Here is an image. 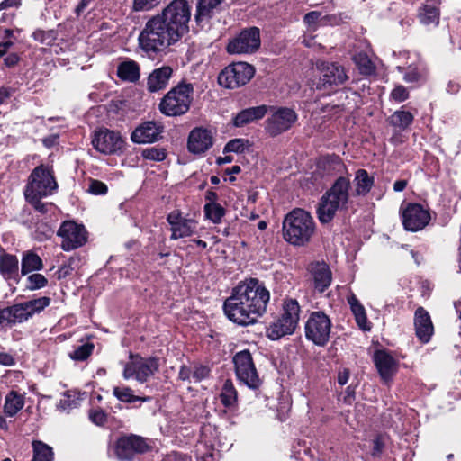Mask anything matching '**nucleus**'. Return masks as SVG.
<instances>
[{
    "mask_svg": "<svg viewBox=\"0 0 461 461\" xmlns=\"http://www.w3.org/2000/svg\"><path fill=\"white\" fill-rule=\"evenodd\" d=\"M191 5L187 0H172L149 19L138 41L146 53H158L179 41L189 32Z\"/></svg>",
    "mask_w": 461,
    "mask_h": 461,
    "instance_id": "nucleus-1",
    "label": "nucleus"
},
{
    "mask_svg": "<svg viewBox=\"0 0 461 461\" xmlns=\"http://www.w3.org/2000/svg\"><path fill=\"white\" fill-rule=\"evenodd\" d=\"M270 300V293L264 283L256 277L245 278L231 289L223 303V312L233 323L247 327L257 322Z\"/></svg>",
    "mask_w": 461,
    "mask_h": 461,
    "instance_id": "nucleus-2",
    "label": "nucleus"
},
{
    "mask_svg": "<svg viewBox=\"0 0 461 461\" xmlns=\"http://www.w3.org/2000/svg\"><path fill=\"white\" fill-rule=\"evenodd\" d=\"M351 183L348 176H339L323 194L317 207V215L321 223L330 222L339 209L348 210Z\"/></svg>",
    "mask_w": 461,
    "mask_h": 461,
    "instance_id": "nucleus-3",
    "label": "nucleus"
},
{
    "mask_svg": "<svg viewBox=\"0 0 461 461\" xmlns=\"http://www.w3.org/2000/svg\"><path fill=\"white\" fill-rule=\"evenodd\" d=\"M315 228V221L310 212L303 209H294L283 221V237L291 245L304 246L310 242Z\"/></svg>",
    "mask_w": 461,
    "mask_h": 461,
    "instance_id": "nucleus-4",
    "label": "nucleus"
},
{
    "mask_svg": "<svg viewBox=\"0 0 461 461\" xmlns=\"http://www.w3.org/2000/svg\"><path fill=\"white\" fill-rule=\"evenodd\" d=\"M194 92V85L182 79L160 99L159 112L168 117L185 114L193 103Z\"/></svg>",
    "mask_w": 461,
    "mask_h": 461,
    "instance_id": "nucleus-5",
    "label": "nucleus"
},
{
    "mask_svg": "<svg viewBox=\"0 0 461 461\" xmlns=\"http://www.w3.org/2000/svg\"><path fill=\"white\" fill-rule=\"evenodd\" d=\"M300 312L301 307L296 299H285L281 315L267 328V338L277 340L285 335H292L298 326Z\"/></svg>",
    "mask_w": 461,
    "mask_h": 461,
    "instance_id": "nucleus-6",
    "label": "nucleus"
},
{
    "mask_svg": "<svg viewBox=\"0 0 461 461\" xmlns=\"http://www.w3.org/2000/svg\"><path fill=\"white\" fill-rule=\"evenodd\" d=\"M58 187L52 166L40 164L31 172L24 194L51 195L58 190Z\"/></svg>",
    "mask_w": 461,
    "mask_h": 461,
    "instance_id": "nucleus-7",
    "label": "nucleus"
},
{
    "mask_svg": "<svg viewBox=\"0 0 461 461\" xmlns=\"http://www.w3.org/2000/svg\"><path fill=\"white\" fill-rule=\"evenodd\" d=\"M331 327V320L324 312H312L304 326L305 338L315 346L325 347L330 341Z\"/></svg>",
    "mask_w": 461,
    "mask_h": 461,
    "instance_id": "nucleus-8",
    "label": "nucleus"
},
{
    "mask_svg": "<svg viewBox=\"0 0 461 461\" xmlns=\"http://www.w3.org/2000/svg\"><path fill=\"white\" fill-rule=\"evenodd\" d=\"M271 112L265 121V131L272 138L290 131L298 121V114L286 106H267Z\"/></svg>",
    "mask_w": 461,
    "mask_h": 461,
    "instance_id": "nucleus-9",
    "label": "nucleus"
},
{
    "mask_svg": "<svg viewBox=\"0 0 461 461\" xmlns=\"http://www.w3.org/2000/svg\"><path fill=\"white\" fill-rule=\"evenodd\" d=\"M255 72L254 66L247 62H232L219 73L218 83L225 88L235 89L248 84Z\"/></svg>",
    "mask_w": 461,
    "mask_h": 461,
    "instance_id": "nucleus-10",
    "label": "nucleus"
},
{
    "mask_svg": "<svg viewBox=\"0 0 461 461\" xmlns=\"http://www.w3.org/2000/svg\"><path fill=\"white\" fill-rule=\"evenodd\" d=\"M232 361L238 380L252 390L259 389L262 380L259 378L250 351L244 349L237 352Z\"/></svg>",
    "mask_w": 461,
    "mask_h": 461,
    "instance_id": "nucleus-11",
    "label": "nucleus"
},
{
    "mask_svg": "<svg viewBox=\"0 0 461 461\" xmlns=\"http://www.w3.org/2000/svg\"><path fill=\"white\" fill-rule=\"evenodd\" d=\"M318 68L320 77L316 88L327 94L334 92L336 87L342 86L348 79L344 67L338 62L322 61Z\"/></svg>",
    "mask_w": 461,
    "mask_h": 461,
    "instance_id": "nucleus-12",
    "label": "nucleus"
},
{
    "mask_svg": "<svg viewBox=\"0 0 461 461\" xmlns=\"http://www.w3.org/2000/svg\"><path fill=\"white\" fill-rule=\"evenodd\" d=\"M92 145L95 150L104 155H121L126 149V142L121 133L107 128L95 131Z\"/></svg>",
    "mask_w": 461,
    "mask_h": 461,
    "instance_id": "nucleus-13",
    "label": "nucleus"
},
{
    "mask_svg": "<svg viewBox=\"0 0 461 461\" xmlns=\"http://www.w3.org/2000/svg\"><path fill=\"white\" fill-rule=\"evenodd\" d=\"M260 30L256 26L245 28L230 40L226 50L230 54H251L260 47Z\"/></svg>",
    "mask_w": 461,
    "mask_h": 461,
    "instance_id": "nucleus-14",
    "label": "nucleus"
},
{
    "mask_svg": "<svg viewBox=\"0 0 461 461\" xmlns=\"http://www.w3.org/2000/svg\"><path fill=\"white\" fill-rule=\"evenodd\" d=\"M151 449L143 437L130 434L118 438L114 453L120 461H131L136 455H142Z\"/></svg>",
    "mask_w": 461,
    "mask_h": 461,
    "instance_id": "nucleus-15",
    "label": "nucleus"
},
{
    "mask_svg": "<svg viewBox=\"0 0 461 461\" xmlns=\"http://www.w3.org/2000/svg\"><path fill=\"white\" fill-rule=\"evenodd\" d=\"M400 212L404 230L411 232L423 230L431 220L429 211L418 203H408L404 207L402 205Z\"/></svg>",
    "mask_w": 461,
    "mask_h": 461,
    "instance_id": "nucleus-16",
    "label": "nucleus"
},
{
    "mask_svg": "<svg viewBox=\"0 0 461 461\" xmlns=\"http://www.w3.org/2000/svg\"><path fill=\"white\" fill-rule=\"evenodd\" d=\"M62 239L61 249L70 251L84 246L87 242L88 232L83 224L74 221H64L57 231Z\"/></svg>",
    "mask_w": 461,
    "mask_h": 461,
    "instance_id": "nucleus-17",
    "label": "nucleus"
},
{
    "mask_svg": "<svg viewBox=\"0 0 461 461\" xmlns=\"http://www.w3.org/2000/svg\"><path fill=\"white\" fill-rule=\"evenodd\" d=\"M50 302L51 299L50 297L42 296L9 306L11 314L13 315V323L16 324L27 321L34 314L41 312L50 305Z\"/></svg>",
    "mask_w": 461,
    "mask_h": 461,
    "instance_id": "nucleus-18",
    "label": "nucleus"
},
{
    "mask_svg": "<svg viewBox=\"0 0 461 461\" xmlns=\"http://www.w3.org/2000/svg\"><path fill=\"white\" fill-rule=\"evenodd\" d=\"M167 221L170 225V240H172L190 237L196 232L197 221L184 217L179 209L170 212L167 216Z\"/></svg>",
    "mask_w": 461,
    "mask_h": 461,
    "instance_id": "nucleus-19",
    "label": "nucleus"
},
{
    "mask_svg": "<svg viewBox=\"0 0 461 461\" xmlns=\"http://www.w3.org/2000/svg\"><path fill=\"white\" fill-rule=\"evenodd\" d=\"M372 358L381 380L384 384L392 382L398 371L399 363L391 352L386 348L375 349Z\"/></svg>",
    "mask_w": 461,
    "mask_h": 461,
    "instance_id": "nucleus-20",
    "label": "nucleus"
},
{
    "mask_svg": "<svg viewBox=\"0 0 461 461\" xmlns=\"http://www.w3.org/2000/svg\"><path fill=\"white\" fill-rule=\"evenodd\" d=\"M213 136L211 130L204 127L194 128L188 135L187 149L194 155H202L213 146Z\"/></svg>",
    "mask_w": 461,
    "mask_h": 461,
    "instance_id": "nucleus-21",
    "label": "nucleus"
},
{
    "mask_svg": "<svg viewBox=\"0 0 461 461\" xmlns=\"http://www.w3.org/2000/svg\"><path fill=\"white\" fill-rule=\"evenodd\" d=\"M129 358L136 359L137 381L140 384L148 382L159 370L160 358L158 357H143L138 353L130 352Z\"/></svg>",
    "mask_w": 461,
    "mask_h": 461,
    "instance_id": "nucleus-22",
    "label": "nucleus"
},
{
    "mask_svg": "<svg viewBox=\"0 0 461 461\" xmlns=\"http://www.w3.org/2000/svg\"><path fill=\"white\" fill-rule=\"evenodd\" d=\"M163 126L153 121L144 122L140 124L131 134V140L134 143H153L161 139Z\"/></svg>",
    "mask_w": 461,
    "mask_h": 461,
    "instance_id": "nucleus-23",
    "label": "nucleus"
},
{
    "mask_svg": "<svg viewBox=\"0 0 461 461\" xmlns=\"http://www.w3.org/2000/svg\"><path fill=\"white\" fill-rule=\"evenodd\" d=\"M415 335L418 339L427 344L434 334V326L430 315L422 306H419L414 312Z\"/></svg>",
    "mask_w": 461,
    "mask_h": 461,
    "instance_id": "nucleus-24",
    "label": "nucleus"
},
{
    "mask_svg": "<svg viewBox=\"0 0 461 461\" xmlns=\"http://www.w3.org/2000/svg\"><path fill=\"white\" fill-rule=\"evenodd\" d=\"M342 169H346V167L339 155L326 154L318 158L314 175H320L321 177L332 176L340 173Z\"/></svg>",
    "mask_w": 461,
    "mask_h": 461,
    "instance_id": "nucleus-25",
    "label": "nucleus"
},
{
    "mask_svg": "<svg viewBox=\"0 0 461 461\" xmlns=\"http://www.w3.org/2000/svg\"><path fill=\"white\" fill-rule=\"evenodd\" d=\"M172 76L173 68L170 66L155 68L147 78V90L157 93L166 89Z\"/></svg>",
    "mask_w": 461,
    "mask_h": 461,
    "instance_id": "nucleus-26",
    "label": "nucleus"
},
{
    "mask_svg": "<svg viewBox=\"0 0 461 461\" xmlns=\"http://www.w3.org/2000/svg\"><path fill=\"white\" fill-rule=\"evenodd\" d=\"M224 0H197L194 20L200 28H203L215 15V10Z\"/></svg>",
    "mask_w": 461,
    "mask_h": 461,
    "instance_id": "nucleus-27",
    "label": "nucleus"
},
{
    "mask_svg": "<svg viewBox=\"0 0 461 461\" xmlns=\"http://www.w3.org/2000/svg\"><path fill=\"white\" fill-rule=\"evenodd\" d=\"M268 112V107L266 104L249 107L239 112L232 119V123L235 127H243L253 122L261 120Z\"/></svg>",
    "mask_w": 461,
    "mask_h": 461,
    "instance_id": "nucleus-28",
    "label": "nucleus"
},
{
    "mask_svg": "<svg viewBox=\"0 0 461 461\" xmlns=\"http://www.w3.org/2000/svg\"><path fill=\"white\" fill-rule=\"evenodd\" d=\"M312 275L313 276L314 288L318 292L323 293L329 288L332 281V273L326 263L317 262L312 268Z\"/></svg>",
    "mask_w": 461,
    "mask_h": 461,
    "instance_id": "nucleus-29",
    "label": "nucleus"
},
{
    "mask_svg": "<svg viewBox=\"0 0 461 461\" xmlns=\"http://www.w3.org/2000/svg\"><path fill=\"white\" fill-rule=\"evenodd\" d=\"M439 18L440 9L432 0L427 1L418 9V19L424 25H438Z\"/></svg>",
    "mask_w": 461,
    "mask_h": 461,
    "instance_id": "nucleus-30",
    "label": "nucleus"
},
{
    "mask_svg": "<svg viewBox=\"0 0 461 461\" xmlns=\"http://www.w3.org/2000/svg\"><path fill=\"white\" fill-rule=\"evenodd\" d=\"M113 395L121 402L133 404L137 402H149L152 400L151 396L135 395L132 388L127 385L114 386Z\"/></svg>",
    "mask_w": 461,
    "mask_h": 461,
    "instance_id": "nucleus-31",
    "label": "nucleus"
},
{
    "mask_svg": "<svg viewBox=\"0 0 461 461\" xmlns=\"http://www.w3.org/2000/svg\"><path fill=\"white\" fill-rule=\"evenodd\" d=\"M117 77L122 81L137 82L140 77V65L131 59L121 62L117 67Z\"/></svg>",
    "mask_w": 461,
    "mask_h": 461,
    "instance_id": "nucleus-32",
    "label": "nucleus"
},
{
    "mask_svg": "<svg viewBox=\"0 0 461 461\" xmlns=\"http://www.w3.org/2000/svg\"><path fill=\"white\" fill-rule=\"evenodd\" d=\"M404 107L402 106L401 109L395 111L386 120L389 125L399 131L407 130L414 121V115L411 112L405 111Z\"/></svg>",
    "mask_w": 461,
    "mask_h": 461,
    "instance_id": "nucleus-33",
    "label": "nucleus"
},
{
    "mask_svg": "<svg viewBox=\"0 0 461 461\" xmlns=\"http://www.w3.org/2000/svg\"><path fill=\"white\" fill-rule=\"evenodd\" d=\"M19 261L15 255L3 253L0 255V273L5 279L16 278Z\"/></svg>",
    "mask_w": 461,
    "mask_h": 461,
    "instance_id": "nucleus-34",
    "label": "nucleus"
},
{
    "mask_svg": "<svg viewBox=\"0 0 461 461\" xmlns=\"http://www.w3.org/2000/svg\"><path fill=\"white\" fill-rule=\"evenodd\" d=\"M43 268V262L41 257L32 250L23 253L21 262V275L26 276L32 271H39Z\"/></svg>",
    "mask_w": 461,
    "mask_h": 461,
    "instance_id": "nucleus-35",
    "label": "nucleus"
},
{
    "mask_svg": "<svg viewBox=\"0 0 461 461\" xmlns=\"http://www.w3.org/2000/svg\"><path fill=\"white\" fill-rule=\"evenodd\" d=\"M348 303L359 328H361L363 330H370V327L366 325L367 317L366 314V310L354 294H351L348 297Z\"/></svg>",
    "mask_w": 461,
    "mask_h": 461,
    "instance_id": "nucleus-36",
    "label": "nucleus"
},
{
    "mask_svg": "<svg viewBox=\"0 0 461 461\" xmlns=\"http://www.w3.org/2000/svg\"><path fill=\"white\" fill-rule=\"evenodd\" d=\"M24 406V400L16 391H10L5 400L4 412L9 417L16 415Z\"/></svg>",
    "mask_w": 461,
    "mask_h": 461,
    "instance_id": "nucleus-37",
    "label": "nucleus"
},
{
    "mask_svg": "<svg viewBox=\"0 0 461 461\" xmlns=\"http://www.w3.org/2000/svg\"><path fill=\"white\" fill-rule=\"evenodd\" d=\"M356 189L355 193L357 195L367 194L375 184V178L369 176L366 169L360 168L356 172L355 176Z\"/></svg>",
    "mask_w": 461,
    "mask_h": 461,
    "instance_id": "nucleus-38",
    "label": "nucleus"
},
{
    "mask_svg": "<svg viewBox=\"0 0 461 461\" xmlns=\"http://www.w3.org/2000/svg\"><path fill=\"white\" fill-rule=\"evenodd\" d=\"M83 344L74 347V349L68 352V357L75 362H85L93 355L95 350V344L88 337L87 340L84 342L83 339H80Z\"/></svg>",
    "mask_w": 461,
    "mask_h": 461,
    "instance_id": "nucleus-39",
    "label": "nucleus"
},
{
    "mask_svg": "<svg viewBox=\"0 0 461 461\" xmlns=\"http://www.w3.org/2000/svg\"><path fill=\"white\" fill-rule=\"evenodd\" d=\"M220 400L225 408H232L238 402V392L233 384L231 379L225 380L221 392L220 393Z\"/></svg>",
    "mask_w": 461,
    "mask_h": 461,
    "instance_id": "nucleus-40",
    "label": "nucleus"
},
{
    "mask_svg": "<svg viewBox=\"0 0 461 461\" xmlns=\"http://www.w3.org/2000/svg\"><path fill=\"white\" fill-rule=\"evenodd\" d=\"M32 461H53L54 452L51 447L41 440H33L32 443Z\"/></svg>",
    "mask_w": 461,
    "mask_h": 461,
    "instance_id": "nucleus-41",
    "label": "nucleus"
},
{
    "mask_svg": "<svg viewBox=\"0 0 461 461\" xmlns=\"http://www.w3.org/2000/svg\"><path fill=\"white\" fill-rule=\"evenodd\" d=\"M203 212L207 220L219 224L226 215V209L219 203H209L204 204Z\"/></svg>",
    "mask_w": 461,
    "mask_h": 461,
    "instance_id": "nucleus-42",
    "label": "nucleus"
},
{
    "mask_svg": "<svg viewBox=\"0 0 461 461\" xmlns=\"http://www.w3.org/2000/svg\"><path fill=\"white\" fill-rule=\"evenodd\" d=\"M355 64L363 76H371L375 73L376 67L366 53L360 52L354 57Z\"/></svg>",
    "mask_w": 461,
    "mask_h": 461,
    "instance_id": "nucleus-43",
    "label": "nucleus"
},
{
    "mask_svg": "<svg viewBox=\"0 0 461 461\" xmlns=\"http://www.w3.org/2000/svg\"><path fill=\"white\" fill-rule=\"evenodd\" d=\"M167 156V149L159 146L149 147L141 150V157L146 160L161 162L166 159Z\"/></svg>",
    "mask_w": 461,
    "mask_h": 461,
    "instance_id": "nucleus-44",
    "label": "nucleus"
},
{
    "mask_svg": "<svg viewBox=\"0 0 461 461\" xmlns=\"http://www.w3.org/2000/svg\"><path fill=\"white\" fill-rule=\"evenodd\" d=\"M249 146V140L245 139H233L226 143L223 148V153L234 152L237 154L244 153Z\"/></svg>",
    "mask_w": 461,
    "mask_h": 461,
    "instance_id": "nucleus-45",
    "label": "nucleus"
},
{
    "mask_svg": "<svg viewBox=\"0 0 461 461\" xmlns=\"http://www.w3.org/2000/svg\"><path fill=\"white\" fill-rule=\"evenodd\" d=\"M426 75L424 71L416 66H409L403 76V79L407 83H420L424 81Z\"/></svg>",
    "mask_w": 461,
    "mask_h": 461,
    "instance_id": "nucleus-46",
    "label": "nucleus"
},
{
    "mask_svg": "<svg viewBox=\"0 0 461 461\" xmlns=\"http://www.w3.org/2000/svg\"><path fill=\"white\" fill-rule=\"evenodd\" d=\"M88 419L96 426H104L108 420V413L102 408H91L88 411Z\"/></svg>",
    "mask_w": 461,
    "mask_h": 461,
    "instance_id": "nucleus-47",
    "label": "nucleus"
},
{
    "mask_svg": "<svg viewBox=\"0 0 461 461\" xmlns=\"http://www.w3.org/2000/svg\"><path fill=\"white\" fill-rule=\"evenodd\" d=\"M25 200L29 203L35 211L41 214H46L49 212L48 203H42L41 199L48 195H34V194H24Z\"/></svg>",
    "mask_w": 461,
    "mask_h": 461,
    "instance_id": "nucleus-48",
    "label": "nucleus"
},
{
    "mask_svg": "<svg viewBox=\"0 0 461 461\" xmlns=\"http://www.w3.org/2000/svg\"><path fill=\"white\" fill-rule=\"evenodd\" d=\"M48 285V279L41 274H32L27 277L26 289L30 291L38 290Z\"/></svg>",
    "mask_w": 461,
    "mask_h": 461,
    "instance_id": "nucleus-49",
    "label": "nucleus"
},
{
    "mask_svg": "<svg viewBox=\"0 0 461 461\" xmlns=\"http://www.w3.org/2000/svg\"><path fill=\"white\" fill-rule=\"evenodd\" d=\"M211 367L207 365L195 364L193 371V378L198 383L207 379L211 375Z\"/></svg>",
    "mask_w": 461,
    "mask_h": 461,
    "instance_id": "nucleus-50",
    "label": "nucleus"
},
{
    "mask_svg": "<svg viewBox=\"0 0 461 461\" xmlns=\"http://www.w3.org/2000/svg\"><path fill=\"white\" fill-rule=\"evenodd\" d=\"M410 97L408 89L402 86H396L390 93V98L396 103H402Z\"/></svg>",
    "mask_w": 461,
    "mask_h": 461,
    "instance_id": "nucleus-51",
    "label": "nucleus"
},
{
    "mask_svg": "<svg viewBox=\"0 0 461 461\" xmlns=\"http://www.w3.org/2000/svg\"><path fill=\"white\" fill-rule=\"evenodd\" d=\"M73 397L74 396L71 394V393L67 391L64 393V398L59 401L58 408L62 411L77 408L79 404V399H74Z\"/></svg>",
    "mask_w": 461,
    "mask_h": 461,
    "instance_id": "nucleus-52",
    "label": "nucleus"
},
{
    "mask_svg": "<svg viewBox=\"0 0 461 461\" xmlns=\"http://www.w3.org/2000/svg\"><path fill=\"white\" fill-rule=\"evenodd\" d=\"M88 192L95 195H104L108 193V186L105 183L100 180L91 179L88 186Z\"/></svg>",
    "mask_w": 461,
    "mask_h": 461,
    "instance_id": "nucleus-53",
    "label": "nucleus"
},
{
    "mask_svg": "<svg viewBox=\"0 0 461 461\" xmlns=\"http://www.w3.org/2000/svg\"><path fill=\"white\" fill-rule=\"evenodd\" d=\"M385 447V443L384 441V438L382 435L378 434L373 439V448L371 451V455L375 458L381 457Z\"/></svg>",
    "mask_w": 461,
    "mask_h": 461,
    "instance_id": "nucleus-54",
    "label": "nucleus"
},
{
    "mask_svg": "<svg viewBox=\"0 0 461 461\" xmlns=\"http://www.w3.org/2000/svg\"><path fill=\"white\" fill-rule=\"evenodd\" d=\"M136 359L130 358V362L126 363L123 368L122 376L125 380L134 377L137 380Z\"/></svg>",
    "mask_w": 461,
    "mask_h": 461,
    "instance_id": "nucleus-55",
    "label": "nucleus"
},
{
    "mask_svg": "<svg viewBox=\"0 0 461 461\" xmlns=\"http://www.w3.org/2000/svg\"><path fill=\"white\" fill-rule=\"evenodd\" d=\"M2 59L4 65L9 68L16 67L22 59L21 56L17 52L7 53Z\"/></svg>",
    "mask_w": 461,
    "mask_h": 461,
    "instance_id": "nucleus-56",
    "label": "nucleus"
},
{
    "mask_svg": "<svg viewBox=\"0 0 461 461\" xmlns=\"http://www.w3.org/2000/svg\"><path fill=\"white\" fill-rule=\"evenodd\" d=\"M13 315L11 310L8 307L0 309V326L13 327Z\"/></svg>",
    "mask_w": 461,
    "mask_h": 461,
    "instance_id": "nucleus-57",
    "label": "nucleus"
},
{
    "mask_svg": "<svg viewBox=\"0 0 461 461\" xmlns=\"http://www.w3.org/2000/svg\"><path fill=\"white\" fill-rule=\"evenodd\" d=\"M157 0H134L133 9L135 11L150 10L156 5Z\"/></svg>",
    "mask_w": 461,
    "mask_h": 461,
    "instance_id": "nucleus-58",
    "label": "nucleus"
},
{
    "mask_svg": "<svg viewBox=\"0 0 461 461\" xmlns=\"http://www.w3.org/2000/svg\"><path fill=\"white\" fill-rule=\"evenodd\" d=\"M0 365L5 366H13L15 365V359L9 353L0 352Z\"/></svg>",
    "mask_w": 461,
    "mask_h": 461,
    "instance_id": "nucleus-59",
    "label": "nucleus"
},
{
    "mask_svg": "<svg viewBox=\"0 0 461 461\" xmlns=\"http://www.w3.org/2000/svg\"><path fill=\"white\" fill-rule=\"evenodd\" d=\"M191 375L193 376V372L191 367L182 365L180 366L179 372H178V379L181 381H189L191 378Z\"/></svg>",
    "mask_w": 461,
    "mask_h": 461,
    "instance_id": "nucleus-60",
    "label": "nucleus"
},
{
    "mask_svg": "<svg viewBox=\"0 0 461 461\" xmlns=\"http://www.w3.org/2000/svg\"><path fill=\"white\" fill-rule=\"evenodd\" d=\"M14 41L10 39L4 40L2 42H0V58L5 57L8 53L9 50L14 47Z\"/></svg>",
    "mask_w": 461,
    "mask_h": 461,
    "instance_id": "nucleus-61",
    "label": "nucleus"
},
{
    "mask_svg": "<svg viewBox=\"0 0 461 461\" xmlns=\"http://www.w3.org/2000/svg\"><path fill=\"white\" fill-rule=\"evenodd\" d=\"M32 38L34 41L41 43H44L46 39L50 36V32H45L41 29H37L32 32Z\"/></svg>",
    "mask_w": 461,
    "mask_h": 461,
    "instance_id": "nucleus-62",
    "label": "nucleus"
},
{
    "mask_svg": "<svg viewBox=\"0 0 461 461\" xmlns=\"http://www.w3.org/2000/svg\"><path fill=\"white\" fill-rule=\"evenodd\" d=\"M350 376V371L348 368H343L338 374V383L339 385H344L348 383Z\"/></svg>",
    "mask_w": 461,
    "mask_h": 461,
    "instance_id": "nucleus-63",
    "label": "nucleus"
},
{
    "mask_svg": "<svg viewBox=\"0 0 461 461\" xmlns=\"http://www.w3.org/2000/svg\"><path fill=\"white\" fill-rule=\"evenodd\" d=\"M320 16H321L320 12L312 11V12L307 13L304 15L303 21H304V23H309V24L314 23L319 20Z\"/></svg>",
    "mask_w": 461,
    "mask_h": 461,
    "instance_id": "nucleus-64",
    "label": "nucleus"
}]
</instances>
